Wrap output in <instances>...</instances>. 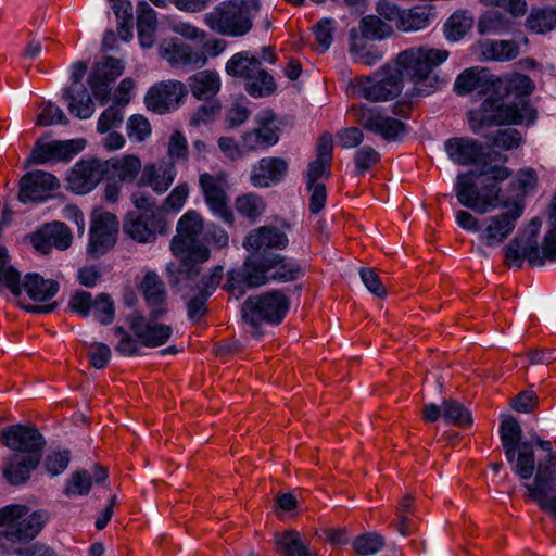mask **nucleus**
Wrapping results in <instances>:
<instances>
[{
    "mask_svg": "<svg viewBox=\"0 0 556 556\" xmlns=\"http://www.w3.org/2000/svg\"><path fill=\"white\" fill-rule=\"evenodd\" d=\"M534 90L532 79L525 74H507L497 79L495 92L484 98L481 105L467 113L472 132L483 127L502 124H521L533 122L535 111L525 99Z\"/></svg>",
    "mask_w": 556,
    "mask_h": 556,
    "instance_id": "obj_1",
    "label": "nucleus"
},
{
    "mask_svg": "<svg viewBox=\"0 0 556 556\" xmlns=\"http://www.w3.org/2000/svg\"><path fill=\"white\" fill-rule=\"evenodd\" d=\"M511 457H506L511 470L522 480H529L535 470L533 444L530 441L514 446ZM528 496L540 508L556 518V455L539 463L533 483H526Z\"/></svg>",
    "mask_w": 556,
    "mask_h": 556,
    "instance_id": "obj_2",
    "label": "nucleus"
},
{
    "mask_svg": "<svg viewBox=\"0 0 556 556\" xmlns=\"http://www.w3.org/2000/svg\"><path fill=\"white\" fill-rule=\"evenodd\" d=\"M510 174L505 166L484 164L476 176L477 180L483 178L480 182L473 180V172L458 175L454 187L456 198L462 205L476 213L490 212L500 204L502 189L498 184L506 180Z\"/></svg>",
    "mask_w": 556,
    "mask_h": 556,
    "instance_id": "obj_3",
    "label": "nucleus"
},
{
    "mask_svg": "<svg viewBox=\"0 0 556 556\" xmlns=\"http://www.w3.org/2000/svg\"><path fill=\"white\" fill-rule=\"evenodd\" d=\"M448 51L429 47H413L400 52L395 59L401 77L406 76L414 84L418 96H428L435 91L439 78L433 70L448 58Z\"/></svg>",
    "mask_w": 556,
    "mask_h": 556,
    "instance_id": "obj_4",
    "label": "nucleus"
},
{
    "mask_svg": "<svg viewBox=\"0 0 556 556\" xmlns=\"http://www.w3.org/2000/svg\"><path fill=\"white\" fill-rule=\"evenodd\" d=\"M202 230V217L194 211L185 213L177 223V235L170 241V250L175 256L182 258L179 263L178 282L198 276L199 270L191 261L206 262L210 258L208 249L198 240Z\"/></svg>",
    "mask_w": 556,
    "mask_h": 556,
    "instance_id": "obj_5",
    "label": "nucleus"
},
{
    "mask_svg": "<svg viewBox=\"0 0 556 556\" xmlns=\"http://www.w3.org/2000/svg\"><path fill=\"white\" fill-rule=\"evenodd\" d=\"M260 10V0H227L206 13L203 22L216 34L242 37L252 29L253 20Z\"/></svg>",
    "mask_w": 556,
    "mask_h": 556,
    "instance_id": "obj_6",
    "label": "nucleus"
},
{
    "mask_svg": "<svg viewBox=\"0 0 556 556\" xmlns=\"http://www.w3.org/2000/svg\"><path fill=\"white\" fill-rule=\"evenodd\" d=\"M304 275V269L294 260L278 253L251 255L243 265V278L249 287H261L268 282H290Z\"/></svg>",
    "mask_w": 556,
    "mask_h": 556,
    "instance_id": "obj_7",
    "label": "nucleus"
},
{
    "mask_svg": "<svg viewBox=\"0 0 556 556\" xmlns=\"http://www.w3.org/2000/svg\"><path fill=\"white\" fill-rule=\"evenodd\" d=\"M41 513L33 511L24 505H7L0 509V549L10 551L16 543L33 540L42 529Z\"/></svg>",
    "mask_w": 556,
    "mask_h": 556,
    "instance_id": "obj_8",
    "label": "nucleus"
},
{
    "mask_svg": "<svg viewBox=\"0 0 556 556\" xmlns=\"http://www.w3.org/2000/svg\"><path fill=\"white\" fill-rule=\"evenodd\" d=\"M290 307L286 294L271 290L261 295L248 298L242 305V317L251 326L253 336H260V325L265 321L277 325L282 321Z\"/></svg>",
    "mask_w": 556,
    "mask_h": 556,
    "instance_id": "obj_9",
    "label": "nucleus"
},
{
    "mask_svg": "<svg viewBox=\"0 0 556 556\" xmlns=\"http://www.w3.org/2000/svg\"><path fill=\"white\" fill-rule=\"evenodd\" d=\"M540 252L534 238L516 237L505 249V264L521 267L523 260L532 266H543L546 262H556V227L544 236Z\"/></svg>",
    "mask_w": 556,
    "mask_h": 556,
    "instance_id": "obj_10",
    "label": "nucleus"
},
{
    "mask_svg": "<svg viewBox=\"0 0 556 556\" xmlns=\"http://www.w3.org/2000/svg\"><path fill=\"white\" fill-rule=\"evenodd\" d=\"M355 93L372 102L388 101L397 97L403 89L401 73L390 64L372 76H357L352 80Z\"/></svg>",
    "mask_w": 556,
    "mask_h": 556,
    "instance_id": "obj_11",
    "label": "nucleus"
},
{
    "mask_svg": "<svg viewBox=\"0 0 556 556\" xmlns=\"http://www.w3.org/2000/svg\"><path fill=\"white\" fill-rule=\"evenodd\" d=\"M376 12L402 33L424 30L435 20L434 8L430 4L402 9L388 0H379L376 3Z\"/></svg>",
    "mask_w": 556,
    "mask_h": 556,
    "instance_id": "obj_12",
    "label": "nucleus"
},
{
    "mask_svg": "<svg viewBox=\"0 0 556 556\" xmlns=\"http://www.w3.org/2000/svg\"><path fill=\"white\" fill-rule=\"evenodd\" d=\"M523 211L525 203L518 200H505L500 213L482 219L479 240L488 247L500 245L513 233Z\"/></svg>",
    "mask_w": 556,
    "mask_h": 556,
    "instance_id": "obj_13",
    "label": "nucleus"
},
{
    "mask_svg": "<svg viewBox=\"0 0 556 556\" xmlns=\"http://www.w3.org/2000/svg\"><path fill=\"white\" fill-rule=\"evenodd\" d=\"M0 440L12 453L42 457L46 441L38 429L20 424L3 428Z\"/></svg>",
    "mask_w": 556,
    "mask_h": 556,
    "instance_id": "obj_14",
    "label": "nucleus"
},
{
    "mask_svg": "<svg viewBox=\"0 0 556 556\" xmlns=\"http://www.w3.org/2000/svg\"><path fill=\"white\" fill-rule=\"evenodd\" d=\"M356 123L387 141L401 139L407 131L403 122L376 108L361 106L356 112Z\"/></svg>",
    "mask_w": 556,
    "mask_h": 556,
    "instance_id": "obj_15",
    "label": "nucleus"
},
{
    "mask_svg": "<svg viewBox=\"0 0 556 556\" xmlns=\"http://www.w3.org/2000/svg\"><path fill=\"white\" fill-rule=\"evenodd\" d=\"M199 184L204 194L205 202L214 215L222 218L227 224H232L233 214L228 205L226 194L227 179L224 173L211 175L201 174Z\"/></svg>",
    "mask_w": 556,
    "mask_h": 556,
    "instance_id": "obj_16",
    "label": "nucleus"
},
{
    "mask_svg": "<svg viewBox=\"0 0 556 556\" xmlns=\"http://www.w3.org/2000/svg\"><path fill=\"white\" fill-rule=\"evenodd\" d=\"M68 306L83 317L92 313L102 325H110L115 318L114 301L108 293H100L92 298L90 292L77 291L71 296Z\"/></svg>",
    "mask_w": 556,
    "mask_h": 556,
    "instance_id": "obj_17",
    "label": "nucleus"
},
{
    "mask_svg": "<svg viewBox=\"0 0 556 556\" xmlns=\"http://www.w3.org/2000/svg\"><path fill=\"white\" fill-rule=\"evenodd\" d=\"M165 227L166 222L156 210L129 212L124 222L125 233L141 243L154 241Z\"/></svg>",
    "mask_w": 556,
    "mask_h": 556,
    "instance_id": "obj_18",
    "label": "nucleus"
},
{
    "mask_svg": "<svg viewBox=\"0 0 556 556\" xmlns=\"http://www.w3.org/2000/svg\"><path fill=\"white\" fill-rule=\"evenodd\" d=\"M187 93L186 85L179 80L161 81L148 90L144 103L149 111L164 114L176 110Z\"/></svg>",
    "mask_w": 556,
    "mask_h": 556,
    "instance_id": "obj_19",
    "label": "nucleus"
},
{
    "mask_svg": "<svg viewBox=\"0 0 556 556\" xmlns=\"http://www.w3.org/2000/svg\"><path fill=\"white\" fill-rule=\"evenodd\" d=\"M256 127L242 136L243 149L256 151L276 144L279 140V126L271 110H263L255 116Z\"/></svg>",
    "mask_w": 556,
    "mask_h": 556,
    "instance_id": "obj_20",
    "label": "nucleus"
},
{
    "mask_svg": "<svg viewBox=\"0 0 556 556\" xmlns=\"http://www.w3.org/2000/svg\"><path fill=\"white\" fill-rule=\"evenodd\" d=\"M103 166L105 165L98 159L75 163L66 176L67 188L77 194L90 192L105 177Z\"/></svg>",
    "mask_w": 556,
    "mask_h": 556,
    "instance_id": "obj_21",
    "label": "nucleus"
},
{
    "mask_svg": "<svg viewBox=\"0 0 556 556\" xmlns=\"http://www.w3.org/2000/svg\"><path fill=\"white\" fill-rule=\"evenodd\" d=\"M157 320L159 319H152L151 314L149 315V319H147L137 312L127 317L130 330L136 338L139 339L141 344L148 348L163 345L173 334V329L169 325L159 323Z\"/></svg>",
    "mask_w": 556,
    "mask_h": 556,
    "instance_id": "obj_22",
    "label": "nucleus"
},
{
    "mask_svg": "<svg viewBox=\"0 0 556 556\" xmlns=\"http://www.w3.org/2000/svg\"><path fill=\"white\" fill-rule=\"evenodd\" d=\"M60 188L59 179L43 170H34L20 180L18 200L23 203L43 202Z\"/></svg>",
    "mask_w": 556,
    "mask_h": 556,
    "instance_id": "obj_23",
    "label": "nucleus"
},
{
    "mask_svg": "<svg viewBox=\"0 0 556 556\" xmlns=\"http://www.w3.org/2000/svg\"><path fill=\"white\" fill-rule=\"evenodd\" d=\"M124 64L112 56L97 63L89 75L88 84L93 97L104 104L111 93V85L123 74Z\"/></svg>",
    "mask_w": 556,
    "mask_h": 556,
    "instance_id": "obj_24",
    "label": "nucleus"
},
{
    "mask_svg": "<svg viewBox=\"0 0 556 556\" xmlns=\"http://www.w3.org/2000/svg\"><path fill=\"white\" fill-rule=\"evenodd\" d=\"M159 54L172 67H201L207 56L200 50L193 49L178 38L164 39L159 46Z\"/></svg>",
    "mask_w": 556,
    "mask_h": 556,
    "instance_id": "obj_25",
    "label": "nucleus"
},
{
    "mask_svg": "<svg viewBox=\"0 0 556 556\" xmlns=\"http://www.w3.org/2000/svg\"><path fill=\"white\" fill-rule=\"evenodd\" d=\"M177 176V168L173 162L161 160L143 165L137 186L150 188L159 195L164 194L173 185Z\"/></svg>",
    "mask_w": 556,
    "mask_h": 556,
    "instance_id": "obj_26",
    "label": "nucleus"
},
{
    "mask_svg": "<svg viewBox=\"0 0 556 556\" xmlns=\"http://www.w3.org/2000/svg\"><path fill=\"white\" fill-rule=\"evenodd\" d=\"M85 146L86 142L83 139L38 142L31 152V160L36 164H46L52 161L66 162L83 151Z\"/></svg>",
    "mask_w": 556,
    "mask_h": 556,
    "instance_id": "obj_27",
    "label": "nucleus"
},
{
    "mask_svg": "<svg viewBox=\"0 0 556 556\" xmlns=\"http://www.w3.org/2000/svg\"><path fill=\"white\" fill-rule=\"evenodd\" d=\"M289 243L287 235L275 226H263L250 232L243 247L252 255L270 254L269 250H283Z\"/></svg>",
    "mask_w": 556,
    "mask_h": 556,
    "instance_id": "obj_28",
    "label": "nucleus"
},
{
    "mask_svg": "<svg viewBox=\"0 0 556 556\" xmlns=\"http://www.w3.org/2000/svg\"><path fill=\"white\" fill-rule=\"evenodd\" d=\"M202 263L203 262L200 261H191V264H193L198 268L199 274L193 279H181L180 282L177 281L180 277L179 266L176 268L175 271L172 268V266H169L167 268L169 274V282L173 286L177 287L179 290L188 288L191 290H198L199 293L210 296L222 280L223 267L216 266L212 270H210V273L201 274L199 264Z\"/></svg>",
    "mask_w": 556,
    "mask_h": 556,
    "instance_id": "obj_29",
    "label": "nucleus"
},
{
    "mask_svg": "<svg viewBox=\"0 0 556 556\" xmlns=\"http://www.w3.org/2000/svg\"><path fill=\"white\" fill-rule=\"evenodd\" d=\"M41 458L21 453H11L2 463L3 478L11 485H21L27 482L34 471L40 464Z\"/></svg>",
    "mask_w": 556,
    "mask_h": 556,
    "instance_id": "obj_30",
    "label": "nucleus"
},
{
    "mask_svg": "<svg viewBox=\"0 0 556 556\" xmlns=\"http://www.w3.org/2000/svg\"><path fill=\"white\" fill-rule=\"evenodd\" d=\"M288 163L281 157H263L252 169L250 180L254 187L278 184L287 174Z\"/></svg>",
    "mask_w": 556,
    "mask_h": 556,
    "instance_id": "obj_31",
    "label": "nucleus"
},
{
    "mask_svg": "<svg viewBox=\"0 0 556 556\" xmlns=\"http://www.w3.org/2000/svg\"><path fill=\"white\" fill-rule=\"evenodd\" d=\"M140 290L151 307V318H162L168 309L165 305L167 294L161 278L155 273H147L140 283Z\"/></svg>",
    "mask_w": 556,
    "mask_h": 556,
    "instance_id": "obj_32",
    "label": "nucleus"
},
{
    "mask_svg": "<svg viewBox=\"0 0 556 556\" xmlns=\"http://www.w3.org/2000/svg\"><path fill=\"white\" fill-rule=\"evenodd\" d=\"M104 175L108 180L118 182H132L141 174V160L134 154H126L119 157L102 161Z\"/></svg>",
    "mask_w": 556,
    "mask_h": 556,
    "instance_id": "obj_33",
    "label": "nucleus"
},
{
    "mask_svg": "<svg viewBox=\"0 0 556 556\" xmlns=\"http://www.w3.org/2000/svg\"><path fill=\"white\" fill-rule=\"evenodd\" d=\"M448 159L458 165L467 166L477 163L482 154V146L469 137H454L444 142Z\"/></svg>",
    "mask_w": 556,
    "mask_h": 556,
    "instance_id": "obj_34",
    "label": "nucleus"
},
{
    "mask_svg": "<svg viewBox=\"0 0 556 556\" xmlns=\"http://www.w3.org/2000/svg\"><path fill=\"white\" fill-rule=\"evenodd\" d=\"M454 89L459 96L477 90L488 98L493 91L495 92V84L490 83L485 70L471 67L465 70L457 76L454 83Z\"/></svg>",
    "mask_w": 556,
    "mask_h": 556,
    "instance_id": "obj_35",
    "label": "nucleus"
},
{
    "mask_svg": "<svg viewBox=\"0 0 556 556\" xmlns=\"http://www.w3.org/2000/svg\"><path fill=\"white\" fill-rule=\"evenodd\" d=\"M191 94L198 100L213 99L222 87L219 74L216 71H200L188 78Z\"/></svg>",
    "mask_w": 556,
    "mask_h": 556,
    "instance_id": "obj_36",
    "label": "nucleus"
},
{
    "mask_svg": "<svg viewBox=\"0 0 556 556\" xmlns=\"http://www.w3.org/2000/svg\"><path fill=\"white\" fill-rule=\"evenodd\" d=\"M226 73L232 77L241 78L244 84L251 80L263 67L261 61L248 51L233 54L226 63Z\"/></svg>",
    "mask_w": 556,
    "mask_h": 556,
    "instance_id": "obj_37",
    "label": "nucleus"
},
{
    "mask_svg": "<svg viewBox=\"0 0 556 556\" xmlns=\"http://www.w3.org/2000/svg\"><path fill=\"white\" fill-rule=\"evenodd\" d=\"M70 113L80 119L89 118L94 112L90 94L83 85H71L64 91Z\"/></svg>",
    "mask_w": 556,
    "mask_h": 556,
    "instance_id": "obj_38",
    "label": "nucleus"
},
{
    "mask_svg": "<svg viewBox=\"0 0 556 556\" xmlns=\"http://www.w3.org/2000/svg\"><path fill=\"white\" fill-rule=\"evenodd\" d=\"M33 301L43 302L52 299L59 291V283L43 279L40 275L29 273L23 279V288Z\"/></svg>",
    "mask_w": 556,
    "mask_h": 556,
    "instance_id": "obj_39",
    "label": "nucleus"
},
{
    "mask_svg": "<svg viewBox=\"0 0 556 556\" xmlns=\"http://www.w3.org/2000/svg\"><path fill=\"white\" fill-rule=\"evenodd\" d=\"M526 28L533 34H546L556 28V7L532 8Z\"/></svg>",
    "mask_w": 556,
    "mask_h": 556,
    "instance_id": "obj_40",
    "label": "nucleus"
},
{
    "mask_svg": "<svg viewBox=\"0 0 556 556\" xmlns=\"http://www.w3.org/2000/svg\"><path fill=\"white\" fill-rule=\"evenodd\" d=\"M481 52L485 59L506 62L516 59L520 48L514 40H486L481 43Z\"/></svg>",
    "mask_w": 556,
    "mask_h": 556,
    "instance_id": "obj_41",
    "label": "nucleus"
},
{
    "mask_svg": "<svg viewBox=\"0 0 556 556\" xmlns=\"http://www.w3.org/2000/svg\"><path fill=\"white\" fill-rule=\"evenodd\" d=\"M9 262L8 250L0 247V291L8 289L14 296H20L23 288L21 274Z\"/></svg>",
    "mask_w": 556,
    "mask_h": 556,
    "instance_id": "obj_42",
    "label": "nucleus"
},
{
    "mask_svg": "<svg viewBox=\"0 0 556 556\" xmlns=\"http://www.w3.org/2000/svg\"><path fill=\"white\" fill-rule=\"evenodd\" d=\"M514 26V16H507L498 10H489L484 12L478 21V30L482 35L502 34L508 31Z\"/></svg>",
    "mask_w": 556,
    "mask_h": 556,
    "instance_id": "obj_43",
    "label": "nucleus"
},
{
    "mask_svg": "<svg viewBox=\"0 0 556 556\" xmlns=\"http://www.w3.org/2000/svg\"><path fill=\"white\" fill-rule=\"evenodd\" d=\"M538 186V175L533 168L520 169L509 184V192L513 197L509 200H518L523 203V199L533 193Z\"/></svg>",
    "mask_w": 556,
    "mask_h": 556,
    "instance_id": "obj_44",
    "label": "nucleus"
},
{
    "mask_svg": "<svg viewBox=\"0 0 556 556\" xmlns=\"http://www.w3.org/2000/svg\"><path fill=\"white\" fill-rule=\"evenodd\" d=\"M521 427L515 417L506 416L501 421L500 438L505 453V457H511L514 455V446L523 443V441H521Z\"/></svg>",
    "mask_w": 556,
    "mask_h": 556,
    "instance_id": "obj_45",
    "label": "nucleus"
},
{
    "mask_svg": "<svg viewBox=\"0 0 556 556\" xmlns=\"http://www.w3.org/2000/svg\"><path fill=\"white\" fill-rule=\"evenodd\" d=\"M275 544L277 552L282 556H308V551L296 531L290 530L277 533Z\"/></svg>",
    "mask_w": 556,
    "mask_h": 556,
    "instance_id": "obj_46",
    "label": "nucleus"
},
{
    "mask_svg": "<svg viewBox=\"0 0 556 556\" xmlns=\"http://www.w3.org/2000/svg\"><path fill=\"white\" fill-rule=\"evenodd\" d=\"M387 22L388 21H386L379 14L378 16L367 15L361 21V33L364 37L374 40L389 38L393 35V28Z\"/></svg>",
    "mask_w": 556,
    "mask_h": 556,
    "instance_id": "obj_47",
    "label": "nucleus"
},
{
    "mask_svg": "<svg viewBox=\"0 0 556 556\" xmlns=\"http://www.w3.org/2000/svg\"><path fill=\"white\" fill-rule=\"evenodd\" d=\"M245 91L254 98H265L276 90L274 77L264 68L244 84Z\"/></svg>",
    "mask_w": 556,
    "mask_h": 556,
    "instance_id": "obj_48",
    "label": "nucleus"
},
{
    "mask_svg": "<svg viewBox=\"0 0 556 556\" xmlns=\"http://www.w3.org/2000/svg\"><path fill=\"white\" fill-rule=\"evenodd\" d=\"M442 417L447 424H453L458 427H466L472 422L469 410L454 400L443 401Z\"/></svg>",
    "mask_w": 556,
    "mask_h": 556,
    "instance_id": "obj_49",
    "label": "nucleus"
},
{
    "mask_svg": "<svg viewBox=\"0 0 556 556\" xmlns=\"http://www.w3.org/2000/svg\"><path fill=\"white\" fill-rule=\"evenodd\" d=\"M350 52L355 62L362 63L367 66L377 64L383 58V51L375 46H367L362 40H355L350 48Z\"/></svg>",
    "mask_w": 556,
    "mask_h": 556,
    "instance_id": "obj_50",
    "label": "nucleus"
},
{
    "mask_svg": "<svg viewBox=\"0 0 556 556\" xmlns=\"http://www.w3.org/2000/svg\"><path fill=\"white\" fill-rule=\"evenodd\" d=\"M238 213L249 219L255 220L265 210V202L262 197L255 193H248L236 200Z\"/></svg>",
    "mask_w": 556,
    "mask_h": 556,
    "instance_id": "obj_51",
    "label": "nucleus"
},
{
    "mask_svg": "<svg viewBox=\"0 0 556 556\" xmlns=\"http://www.w3.org/2000/svg\"><path fill=\"white\" fill-rule=\"evenodd\" d=\"M46 233L49 237L52 247L59 250H66L72 244V232L64 223L54 222L47 224Z\"/></svg>",
    "mask_w": 556,
    "mask_h": 556,
    "instance_id": "obj_52",
    "label": "nucleus"
},
{
    "mask_svg": "<svg viewBox=\"0 0 556 556\" xmlns=\"http://www.w3.org/2000/svg\"><path fill=\"white\" fill-rule=\"evenodd\" d=\"M126 131L130 141L143 142L151 135V125L147 117L135 114L128 118Z\"/></svg>",
    "mask_w": 556,
    "mask_h": 556,
    "instance_id": "obj_53",
    "label": "nucleus"
},
{
    "mask_svg": "<svg viewBox=\"0 0 556 556\" xmlns=\"http://www.w3.org/2000/svg\"><path fill=\"white\" fill-rule=\"evenodd\" d=\"M188 153L189 149L187 138L181 131L175 130L170 135L167 144V162H173L176 165V162L187 160Z\"/></svg>",
    "mask_w": 556,
    "mask_h": 556,
    "instance_id": "obj_54",
    "label": "nucleus"
},
{
    "mask_svg": "<svg viewBox=\"0 0 556 556\" xmlns=\"http://www.w3.org/2000/svg\"><path fill=\"white\" fill-rule=\"evenodd\" d=\"M384 545V540L377 533H366L353 541L354 551L363 556L378 553Z\"/></svg>",
    "mask_w": 556,
    "mask_h": 556,
    "instance_id": "obj_55",
    "label": "nucleus"
},
{
    "mask_svg": "<svg viewBox=\"0 0 556 556\" xmlns=\"http://www.w3.org/2000/svg\"><path fill=\"white\" fill-rule=\"evenodd\" d=\"M380 161V153L370 146H364L356 150L354 164L357 175H364Z\"/></svg>",
    "mask_w": 556,
    "mask_h": 556,
    "instance_id": "obj_56",
    "label": "nucleus"
},
{
    "mask_svg": "<svg viewBox=\"0 0 556 556\" xmlns=\"http://www.w3.org/2000/svg\"><path fill=\"white\" fill-rule=\"evenodd\" d=\"M471 27V20L464 12H455L445 23V31L448 39L458 40Z\"/></svg>",
    "mask_w": 556,
    "mask_h": 556,
    "instance_id": "obj_57",
    "label": "nucleus"
},
{
    "mask_svg": "<svg viewBox=\"0 0 556 556\" xmlns=\"http://www.w3.org/2000/svg\"><path fill=\"white\" fill-rule=\"evenodd\" d=\"M116 236L99 232H90L88 253L98 258L105 254L116 241Z\"/></svg>",
    "mask_w": 556,
    "mask_h": 556,
    "instance_id": "obj_58",
    "label": "nucleus"
},
{
    "mask_svg": "<svg viewBox=\"0 0 556 556\" xmlns=\"http://www.w3.org/2000/svg\"><path fill=\"white\" fill-rule=\"evenodd\" d=\"M92 485V476L83 470L72 475L65 486L67 495H85L89 492Z\"/></svg>",
    "mask_w": 556,
    "mask_h": 556,
    "instance_id": "obj_59",
    "label": "nucleus"
},
{
    "mask_svg": "<svg viewBox=\"0 0 556 556\" xmlns=\"http://www.w3.org/2000/svg\"><path fill=\"white\" fill-rule=\"evenodd\" d=\"M117 230L118 222L114 214L101 212L93 216L90 232L116 236Z\"/></svg>",
    "mask_w": 556,
    "mask_h": 556,
    "instance_id": "obj_60",
    "label": "nucleus"
},
{
    "mask_svg": "<svg viewBox=\"0 0 556 556\" xmlns=\"http://www.w3.org/2000/svg\"><path fill=\"white\" fill-rule=\"evenodd\" d=\"M124 119V112L118 106H110L102 112L98 119L97 129L99 132L104 134L112 128L118 127Z\"/></svg>",
    "mask_w": 556,
    "mask_h": 556,
    "instance_id": "obj_61",
    "label": "nucleus"
},
{
    "mask_svg": "<svg viewBox=\"0 0 556 556\" xmlns=\"http://www.w3.org/2000/svg\"><path fill=\"white\" fill-rule=\"evenodd\" d=\"M36 123L39 126H50L53 124H67L68 119L59 106L49 102L37 115Z\"/></svg>",
    "mask_w": 556,
    "mask_h": 556,
    "instance_id": "obj_62",
    "label": "nucleus"
},
{
    "mask_svg": "<svg viewBox=\"0 0 556 556\" xmlns=\"http://www.w3.org/2000/svg\"><path fill=\"white\" fill-rule=\"evenodd\" d=\"M333 31L334 21L331 18L321 20L314 27L315 39L321 52L331 46Z\"/></svg>",
    "mask_w": 556,
    "mask_h": 556,
    "instance_id": "obj_63",
    "label": "nucleus"
},
{
    "mask_svg": "<svg viewBox=\"0 0 556 556\" xmlns=\"http://www.w3.org/2000/svg\"><path fill=\"white\" fill-rule=\"evenodd\" d=\"M68 463L70 452L56 450L46 456L45 467L51 476H56L67 468Z\"/></svg>",
    "mask_w": 556,
    "mask_h": 556,
    "instance_id": "obj_64",
    "label": "nucleus"
}]
</instances>
